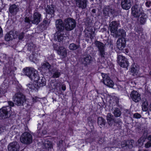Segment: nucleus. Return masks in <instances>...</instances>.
I'll use <instances>...</instances> for the list:
<instances>
[{
	"label": "nucleus",
	"instance_id": "9d476101",
	"mask_svg": "<svg viewBox=\"0 0 151 151\" xmlns=\"http://www.w3.org/2000/svg\"><path fill=\"white\" fill-rule=\"evenodd\" d=\"M126 40L125 37L119 38L117 41V47L119 50L124 51L126 46Z\"/></svg>",
	"mask_w": 151,
	"mask_h": 151
},
{
	"label": "nucleus",
	"instance_id": "e433bc0d",
	"mask_svg": "<svg viewBox=\"0 0 151 151\" xmlns=\"http://www.w3.org/2000/svg\"><path fill=\"white\" fill-rule=\"evenodd\" d=\"M85 23L87 28L91 27L92 23V21L90 18H87Z\"/></svg>",
	"mask_w": 151,
	"mask_h": 151
},
{
	"label": "nucleus",
	"instance_id": "37998d69",
	"mask_svg": "<svg viewBox=\"0 0 151 151\" xmlns=\"http://www.w3.org/2000/svg\"><path fill=\"white\" fill-rule=\"evenodd\" d=\"M145 141V139L142 137H141L138 139L137 142L140 145H142Z\"/></svg>",
	"mask_w": 151,
	"mask_h": 151
},
{
	"label": "nucleus",
	"instance_id": "aec40b11",
	"mask_svg": "<svg viewBox=\"0 0 151 151\" xmlns=\"http://www.w3.org/2000/svg\"><path fill=\"white\" fill-rule=\"evenodd\" d=\"M106 118L107 123L109 125L111 126L114 124L116 118L111 113H108L106 116Z\"/></svg>",
	"mask_w": 151,
	"mask_h": 151
},
{
	"label": "nucleus",
	"instance_id": "5fc2aeb1",
	"mask_svg": "<svg viewBox=\"0 0 151 151\" xmlns=\"http://www.w3.org/2000/svg\"><path fill=\"white\" fill-rule=\"evenodd\" d=\"M47 133L46 129H44L42 131L41 136H43L46 134Z\"/></svg>",
	"mask_w": 151,
	"mask_h": 151
},
{
	"label": "nucleus",
	"instance_id": "c03bdc74",
	"mask_svg": "<svg viewBox=\"0 0 151 151\" xmlns=\"http://www.w3.org/2000/svg\"><path fill=\"white\" fill-rule=\"evenodd\" d=\"M50 20L47 18L44 19L43 21V23L46 25L48 26L50 23Z\"/></svg>",
	"mask_w": 151,
	"mask_h": 151
},
{
	"label": "nucleus",
	"instance_id": "b1692460",
	"mask_svg": "<svg viewBox=\"0 0 151 151\" xmlns=\"http://www.w3.org/2000/svg\"><path fill=\"white\" fill-rule=\"evenodd\" d=\"M119 98L116 96H113L110 99V103L112 107L115 106H119Z\"/></svg>",
	"mask_w": 151,
	"mask_h": 151
},
{
	"label": "nucleus",
	"instance_id": "a211bd4d",
	"mask_svg": "<svg viewBox=\"0 0 151 151\" xmlns=\"http://www.w3.org/2000/svg\"><path fill=\"white\" fill-rule=\"evenodd\" d=\"M109 29L111 33H115L118 29V25L116 21H113L109 24Z\"/></svg>",
	"mask_w": 151,
	"mask_h": 151
},
{
	"label": "nucleus",
	"instance_id": "2eb2a0df",
	"mask_svg": "<svg viewBox=\"0 0 151 151\" xmlns=\"http://www.w3.org/2000/svg\"><path fill=\"white\" fill-rule=\"evenodd\" d=\"M131 10L133 16L135 17H138L139 16L141 13L143 12L141 11L140 8L138 7L137 5H134L132 6Z\"/></svg>",
	"mask_w": 151,
	"mask_h": 151
},
{
	"label": "nucleus",
	"instance_id": "dca6fc26",
	"mask_svg": "<svg viewBox=\"0 0 151 151\" xmlns=\"http://www.w3.org/2000/svg\"><path fill=\"white\" fill-rule=\"evenodd\" d=\"M55 25L57 31H63L65 28L64 24L60 19H57L55 21Z\"/></svg>",
	"mask_w": 151,
	"mask_h": 151
},
{
	"label": "nucleus",
	"instance_id": "6e6d98bb",
	"mask_svg": "<svg viewBox=\"0 0 151 151\" xmlns=\"http://www.w3.org/2000/svg\"><path fill=\"white\" fill-rule=\"evenodd\" d=\"M5 130V128L4 127H0V133L4 132Z\"/></svg>",
	"mask_w": 151,
	"mask_h": 151
},
{
	"label": "nucleus",
	"instance_id": "412c9836",
	"mask_svg": "<svg viewBox=\"0 0 151 151\" xmlns=\"http://www.w3.org/2000/svg\"><path fill=\"white\" fill-rule=\"evenodd\" d=\"M87 0H76V4H78L79 8L84 9L87 7Z\"/></svg>",
	"mask_w": 151,
	"mask_h": 151
},
{
	"label": "nucleus",
	"instance_id": "8fccbe9b",
	"mask_svg": "<svg viewBox=\"0 0 151 151\" xmlns=\"http://www.w3.org/2000/svg\"><path fill=\"white\" fill-rule=\"evenodd\" d=\"M141 116V115L137 113H134L133 115V117L137 119L140 118Z\"/></svg>",
	"mask_w": 151,
	"mask_h": 151
},
{
	"label": "nucleus",
	"instance_id": "20e7f679",
	"mask_svg": "<svg viewBox=\"0 0 151 151\" xmlns=\"http://www.w3.org/2000/svg\"><path fill=\"white\" fill-rule=\"evenodd\" d=\"M13 99L15 104L18 106H23L26 102L25 96L20 92L16 93L14 96Z\"/></svg>",
	"mask_w": 151,
	"mask_h": 151
},
{
	"label": "nucleus",
	"instance_id": "f8f14e48",
	"mask_svg": "<svg viewBox=\"0 0 151 151\" xmlns=\"http://www.w3.org/2000/svg\"><path fill=\"white\" fill-rule=\"evenodd\" d=\"M19 144L17 142H14L10 143L8 145V151H19Z\"/></svg>",
	"mask_w": 151,
	"mask_h": 151
},
{
	"label": "nucleus",
	"instance_id": "c85d7f7f",
	"mask_svg": "<svg viewBox=\"0 0 151 151\" xmlns=\"http://www.w3.org/2000/svg\"><path fill=\"white\" fill-rule=\"evenodd\" d=\"M116 35L118 37H124L126 36V33L122 29H119L116 32Z\"/></svg>",
	"mask_w": 151,
	"mask_h": 151
},
{
	"label": "nucleus",
	"instance_id": "9b49d317",
	"mask_svg": "<svg viewBox=\"0 0 151 151\" xmlns=\"http://www.w3.org/2000/svg\"><path fill=\"white\" fill-rule=\"evenodd\" d=\"M103 13L105 17L109 16V15L110 14H111L114 17L117 16L115 11L114 9L112 10V9H111L109 6H106L104 8Z\"/></svg>",
	"mask_w": 151,
	"mask_h": 151
},
{
	"label": "nucleus",
	"instance_id": "f3484780",
	"mask_svg": "<svg viewBox=\"0 0 151 151\" xmlns=\"http://www.w3.org/2000/svg\"><path fill=\"white\" fill-rule=\"evenodd\" d=\"M138 17H139V23L141 25L145 24L148 18L147 15L144 12H142Z\"/></svg>",
	"mask_w": 151,
	"mask_h": 151
},
{
	"label": "nucleus",
	"instance_id": "a18cd8bd",
	"mask_svg": "<svg viewBox=\"0 0 151 151\" xmlns=\"http://www.w3.org/2000/svg\"><path fill=\"white\" fill-rule=\"evenodd\" d=\"M136 32L139 34H140L142 32V27H137L136 28Z\"/></svg>",
	"mask_w": 151,
	"mask_h": 151
},
{
	"label": "nucleus",
	"instance_id": "6e6552de",
	"mask_svg": "<svg viewBox=\"0 0 151 151\" xmlns=\"http://www.w3.org/2000/svg\"><path fill=\"white\" fill-rule=\"evenodd\" d=\"M95 44L98 48V50L99 52V55L102 58H105L106 54L105 46L104 44L99 41L96 40L95 42Z\"/></svg>",
	"mask_w": 151,
	"mask_h": 151
},
{
	"label": "nucleus",
	"instance_id": "0e129e2a",
	"mask_svg": "<svg viewBox=\"0 0 151 151\" xmlns=\"http://www.w3.org/2000/svg\"><path fill=\"white\" fill-rule=\"evenodd\" d=\"M24 35V33H22V35H20L19 37V38L21 39H22Z\"/></svg>",
	"mask_w": 151,
	"mask_h": 151
},
{
	"label": "nucleus",
	"instance_id": "680f3d73",
	"mask_svg": "<svg viewBox=\"0 0 151 151\" xmlns=\"http://www.w3.org/2000/svg\"><path fill=\"white\" fill-rule=\"evenodd\" d=\"M62 89L63 91H65L66 89L65 86L64 85H63L62 87Z\"/></svg>",
	"mask_w": 151,
	"mask_h": 151
},
{
	"label": "nucleus",
	"instance_id": "3c124183",
	"mask_svg": "<svg viewBox=\"0 0 151 151\" xmlns=\"http://www.w3.org/2000/svg\"><path fill=\"white\" fill-rule=\"evenodd\" d=\"M145 147L146 148H148L151 147V142L148 141L145 144Z\"/></svg>",
	"mask_w": 151,
	"mask_h": 151
},
{
	"label": "nucleus",
	"instance_id": "f03ea898",
	"mask_svg": "<svg viewBox=\"0 0 151 151\" xmlns=\"http://www.w3.org/2000/svg\"><path fill=\"white\" fill-rule=\"evenodd\" d=\"M23 70L24 74L28 76L32 81L36 82L38 81L40 77L37 71L34 68L28 67L24 68Z\"/></svg>",
	"mask_w": 151,
	"mask_h": 151
},
{
	"label": "nucleus",
	"instance_id": "423d86ee",
	"mask_svg": "<svg viewBox=\"0 0 151 151\" xmlns=\"http://www.w3.org/2000/svg\"><path fill=\"white\" fill-rule=\"evenodd\" d=\"M21 142L25 144H29L32 142V137L31 134L27 132L23 133L20 138Z\"/></svg>",
	"mask_w": 151,
	"mask_h": 151
},
{
	"label": "nucleus",
	"instance_id": "ddd939ff",
	"mask_svg": "<svg viewBox=\"0 0 151 151\" xmlns=\"http://www.w3.org/2000/svg\"><path fill=\"white\" fill-rule=\"evenodd\" d=\"M42 20L41 15L38 12H35L33 14L31 22L34 24L37 25Z\"/></svg>",
	"mask_w": 151,
	"mask_h": 151
},
{
	"label": "nucleus",
	"instance_id": "de8ad7c7",
	"mask_svg": "<svg viewBox=\"0 0 151 151\" xmlns=\"http://www.w3.org/2000/svg\"><path fill=\"white\" fill-rule=\"evenodd\" d=\"M31 21V20H30V19L29 17H25L24 19V22L25 23L27 24V25L29 24Z\"/></svg>",
	"mask_w": 151,
	"mask_h": 151
},
{
	"label": "nucleus",
	"instance_id": "4d7b16f0",
	"mask_svg": "<svg viewBox=\"0 0 151 151\" xmlns=\"http://www.w3.org/2000/svg\"><path fill=\"white\" fill-rule=\"evenodd\" d=\"M32 102L33 103H35L37 101V97H35L34 98H33L32 99Z\"/></svg>",
	"mask_w": 151,
	"mask_h": 151
},
{
	"label": "nucleus",
	"instance_id": "69168bd1",
	"mask_svg": "<svg viewBox=\"0 0 151 151\" xmlns=\"http://www.w3.org/2000/svg\"><path fill=\"white\" fill-rule=\"evenodd\" d=\"M32 45H33L32 44H29L28 45V47H30V48H29V50H31L32 49V48H31V47H32Z\"/></svg>",
	"mask_w": 151,
	"mask_h": 151
},
{
	"label": "nucleus",
	"instance_id": "2f4dec72",
	"mask_svg": "<svg viewBox=\"0 0 151 151\" xmlns=\"http://www.w3.org/2000/svg\"><path fill=\"white\" fill-rule=\"evenodd\" d=\"M14 33L11 31L7 33L5 37V40L7 41H9L12 40L13 38H14Z\"/></svg>",
	"mask_w": 151,
	"mask_h": 151
},
{
	"label": "nucleus",
	"instance_id": "13d9d810",
	"mask_svg": "<svg viewBox=\"0 0 151 151\" xmlns=\"http://www.w3.org/2000/svg\"><path fill=\"white\" fill-rule=\"evenodd\" d=\"M3 35V31L2 28L0 27V37H1Z\"/></svg>",
	"mask_w": 151,
	"mask_h": 151
},
{
	"label": "nucleus",
	"instance_id": "5701e85b",
	"mask_svg": "<svg viewBox=\"0 0 151 151\" xmlns=\"http://www.w3.org/2000/svg\"><path fill=\"white\" fill-rule=\"evenodd\" d=\"M93 61L92 57L89 55H87L83 59V64L85 66L90 65Z\"/></svg>",
	"mask_w": 151,
	"mask_h": 151
},
{
	"label": "nucleus",
	"instance_id": "4c0bfd02",
	"mask_svg": "<svg viewBox=\"0 0 151 151\" xmlns=\"http://www.w3.org/2000/svg\"><path fill=\"white\" fill-rule=\"evenodd\" d=\"M46 12L47 14H53L54 13L53 7L52 6H47L46 8Z\"/></svg>",
	"mask_w": 151,
	"mask_h": 151
},
{
	"label": "nucleus",
	"instance_id": "393cba45",
	"mask_svg": "<svg viewBox=\"0 0 151 151\" xmlns=\"http://www.w3.org/2000/svg\"><path fill=\"white\" fill-rule=\"evenodd\" d=\"M58 54L62 58L65 57L67 55V51L66 49L62 47H60L58 50Z\"/></svg>",
	"mask_w": 151,
	"mask_h": 151
},
{
	"label": "nucleus",
	"instance_id": "ea45409f",
	"mask_svg": "<svg viewBox=\"0 0 151 151\" xmlns=\"http://www.w3.org/2000/svg\"><path fill=\"white\" fill-rule=\"evenodd\" d=\"M60 75V71L57 70L54 72L53 73L52 77L53 78H58Z\"/></svg>",
	"mask_w": 151,
	"mask_h": 151
},
{
	"label": "nucleus",
	"instance_id": "c756f323",
	"mask_svg": "<svg viewBox=\"0 0 151 151\" xmlns=\"http://www.w3.org/2000/svg\"><path fill=\"white\" fill-rule=\"evenodd\" d=\"M87 125L88 126L91 131H92L94 129V123L93 120L91 117H88L87 119Z\"/></svg>",
	"mask_w": 151,
	"mask_h": 151
},
{
	"label": "nucleus",
	"instance_id": "052dcab7",
	"mask_svg": "<svg viewBox=\"0 0 151 151\" xmlns=\"http://www.w3.org/2000/svg\"><path fill=\"white\" fill-rule=\"evenodd\" d=\"M27 86L29 87V88L30 89H33V86L31 84H28L27 85Z\"/></svg>",
	"mask_w": 151,
	"mask_h": 151
},
{
	"label": "nucleus",
	"instance_id": "4468645a",
	"mask_svg": "<svg viewBox=\"0 0 151 151\" xmlns=\"http://www.w3.org/2000/svg\"><path fill=\"white\" fill-rule=\"evenodd\" d=\"M130 96L132 100L135 102H139L140 100V95L135 90H133L131 92Z\"/></svg>",
	"mask_w": 151,
	"mask_h": 151
},
{
	"label": "nucleus",
	"instance_id": "1a4fd4ad",
	"mask_svg": "<svg viewBox=\"0 0 151 151\" xmlns=\"http://www.w3.org/2000/svg\"><path fill=\"white\" fill-rule=\"evenodd\" d=\"M101 75L104 83L110 87H112L114 86V83L109 76L107 74L103 73H102Z\"/></svg>",
	"mask_w": 151,
	"mask_h": 151
},
{
	"label": "nucleus",
	"instance_id": "473e14b6",
	"mask_svg": "<svg viewBox=\"0 0 151 151\" xmlns=\"http://www.w3.org/2000/svg\"><path fill=\"white\" fill-rule=\"evenodd\" d=\"M114 116L116 117H120L121 115V111L120 109L118 108H115L113 112Z\"/></svg>",
	"mask_w": 151,
	"mask_h": 151
},
{
	"label": "nucleus",
	"instance_id": "c9c22d12",
	"mask_svg": "<svg viewBox=\"0 0 151 151\" xmlns=\"http://www.w3.org/2000/svg\"><path fill=\"white\" fill-rule=\"evenodd\" d=\"M45 147L48 149L52 148V145L51 142L49 141H45L43 144Z\"/></svg>",
	"mask_w": 151,
	"mask_h": 151
},
{
	"label": "nucleus",
	"instance_id": "79ce46f5",
	"mask_svg": "<svg viewBox=\"0 0 151 151\" xmlns=\"http://www.w3.org/2000/svg\"><path fill=\"white\" fill-rule=\"evenodd\" d=\"M127 141L128 142L127 147L129 148L132 147L134 143V140L133 139H131Z\"/></svg>",
	"mask_w": 151,
	"mask_h": 151
},
{
	"label": "nucleus",
	"instance_id": "a878e982",
	"mask_svg": "<svg viewBox=\"0 0 151 151\" xmlns=\"http://www.w3.org/2000/svg\"><path fill=\"white\" fill-rule=\"evenodd\" d=\"M63 31H57L55 34L56 36H55V38L59 42L62 41L64 38L63 33Z\"/></svg>",
	"mask_w": 151,
	"mask_h": 151
},
{
	"label": "nucleus",
	"instance_id": "cd10ccee",
	"mask_svg": "<svg viewBox=\"0 0 151 151\" xmlns=\"http://www.w3.org/2000/svg\"><path fill=\"white\" fill-rule=\"evenodd\" d=\"M98 124L101 128L105 126L106 123L105 120L102 117H99L97 119Z\"/></svg>",
	"mask_w": 151,
	"mask_h": 151
},
{
	"label": "nucleus",
	"instance_id": "864d4df0",
	"mask_svg": "<svg viewBox=\"0 0 151 151\" xmlns=\"http://www.w3.org/2000/svg\"><path fill=\"white\" fill-rule=\"evenodd\" d=\"M145 5L147 7H149L151 6V1H148L145 3Z\"/></svg>",
	"mask_w": 151,
	"mask_h": 151
},
{
	"label": "nucleus",
	"instance_id": "f704fd0d",
	"mask_svg": "<svg viewBox=\"0 0 151 151\" xmlns=\"http://www.w3.org/2000/svg\"><path fill=\"white\" fill-rule=\"evenodd\" d=\"M148 102L147 101H144L142 103V109L144 111H147L148 110Z\"/></svg>",
	"mask_w": 151,
	"mask_h": 151
},
{
	"label": "nucleus",
	"instance_id": "7c9ffc66",
	"mask_svg": "<svg viewBox=\"0 0 151 151\" xmlns=\"http://www.w3.org/2000/svg\"><path fill=\"white\" fill-rule=\"evenodd\" d=\"M130 70L132 75L134 76L137 75V68L134 63L132 65Z\"/></svg>",
	"mask_w": 151,
	"mask_h": 151
},
{
	"label": "nucleus",
	"instance_id": "6ab92c4d",
	"mask_svg": "<svg viewBox=\"0 0 151 151\" xmlns=\"http://www.w3.org/2000/svg\"><path fill=\"white\" fill-rule=\"evenodd\" d=\"M121 6L123 9L128 10L131 6L130 0H122Z\"/></svg>",
	"mask_w": 151,
	"mask_h": 151
},
{
	"label": "nucleus",
	"instance_id": "0eeeda50",
	"mask_svg": "<svg viewBox=\"0 0 151 151\" xmlns=\"http://www.w3.org/2000/svg\"><path fill=\"white\" fill-rule=\"evenodd\" d=\"M117 62L119 65L123 68H127L129 65V63L127 58L121 55H118Z\"/></svg>",
	"mask_w": 151,
	"mask_h": 151
},
{
	"label": "nucleus",
	"instance_id": "f257e3e1",
	"mask_svg": "<svg viewBox=\"0 0 151 151\" xmlns=\"http://www.w3.org/2000/svg\"><path fill=\"white\" fill-rule=\"evenodd\" d=\"M106 145L105 138L100 137L98 142L93 141L91 142L89 151H104L106 147Z\"/></svg>",
	"mask_w": 151,
	"mask_h": 151
},
{
	"label": "nucleus",
	"instance_id": "4be33fe9",
	"mask_svg": "<svg viewBox=\"0 0 151 151\" xmlns=\"http://www.w3.org/2000/svg\"><path fill=\"white\" fill-rule=\"evenodd\" d=\"M19 10L18 6L15 4L10 5L9 8V12L14 15L16 14Z\"/></svg>",
	"mask_w": 151,
	"mask_h": 151
},
{
	"label": "nucleus",
	"instance_id": "603ef678",
	"mask_svg": "<svg viewBox=\"0 0 151 151\" xmlns=\"http://www.w3.org/2000/svg\"><path fill=\"white\" fill-rule=\"evenodd\" d=\"M6 92V90L5 89H4L3 90V88H1L0 89V97L1 96Z\"/></svg>",
	"mask_w": 151,
	"mask_h": 151
},
{
	"label": "nucleus",
	"instance_id": "72a5a7b5",
	"mask_svg": "<svg viewBox=\"0 0 151 151\" xmlns=\"http://www.w3.org/2000/svg\"><path fill=\"white\" fill-rule=\"evenodd\" d=\"M51 67V65L47 62H45L41 64V68L42 69L49 70Z\"/></svg>",
	"mask_w": 151,
	"mask_h": 151
},
{
	"label": "nucleus",
	"instance_id": "bb28decb",
	"mask_svg": "<svg viewBox=\"0 0 151 151\" xmlns=\"http://www.w3.org/2000/svg\"><path fill=\"white\" fill-rule=\"evenodd\" d=\"M122 122L121 119L120 118H116L115 122L113 125L116 127L118 129H122Z\"/></svg>",
	"mask_w": 151,
	"mask_h": 151
},
{
	"label": "nucleus",
	"instance_id": "7ed1b4c3",
	"mask_svg": "<svg viewBox=\"0 0 151 151\" xmlns=\"http://www.w3.org/2000/svg\"><path fill=\"white\" fill-rule=\"evenodd\" d=\"M8 103L9 106H4L0 110L1 116L4 119L10 116L12 112L11 106H13L14 105V103L12 101H8Z\"/></svg>",
	"mask_w": 151,
	"mask_h": 151
},
{
	"label": "nucleus",
	"instance_id": "774afa93",
	"mask_svg": "<svg viewBox=\"0 0 151 151\" xmlns=\"http://www.w3.org/2000/svg\"><path fill=\"white\" fill-rule=\"evenodd\" d=\"M138 151H148V150H143V151H142L140 150H139Z\"/></svg>",
	"mask_w": 151,
	"mask_h": 151
},
{
	"label": "nucleus",
	"instance_id": "e2e57ef3",
	"mask_svg": "<svg viewBox=\"0 0 151 151\" xmlns=\"http://www.w3.org/2000/svg\"><path fill=\"white\" fill-rule=\"evenodd\" d=\"M96 9H92V11H91V12H92V13L93 14H94L96 13Z\"/></svg>",
	"mask_w": 151,
	"mask_h": 151
},
{
	"label": "nucleus",
	"instance_id": "58836bf2",
	"mask_svg": "<svg viewBox=\"0 0 151 151\" xmlns=\"http://www.w3.org/2000/svg\"><path fill=\"white\" fill-rule=\"evenodd\" d=\"M37 82L39 84L40 86H43L46 85V82L44 78H42L41 79H39Z\"/></svg>",
	"mask_w": 151,
	"mask_h": 151
},
{
	"label": "nucleus",
	"instance_id": "bf43d9fd",
	"mask_svg": "<svg viewBox=\"0 0 151 151\" xmlns=\"http://www.w3.org/2000/svg\"><path fill=\"white\" fill-rule=\"evenodd\" d=\"M149 141L151 142V134L149 135L147 138Z\"/></svg>",
	"mask_w": 151,
	"mask_h": 151
},
{
	"label": "nucleus",
	"instance_id": "09e8293b",
	"mask_svg": "<svg viewBox=\"0 0 151 151\" xmlns=\"http://www.w3.org/2000/svg\"><path fill=\"white\" fill-rule=\"evenodd\" d=\"M69 47L70 50H75L76 49V45L73 43L71 44L70 45Z\"/></svg>",
	"mask_w": 151,
	"mask_h": 151
},
{
	"label": "nucleus",
	"instance_id": "a19ab883",
	"mask_svg": "<svg viewBox=\"0 0 151 151\" xmlns=\"http://www.w3.org/2000/svg\"><path fill=\"white\" fill-rule=\"evenodd\" d=\"M128 141L127 140H124L123 141H122L120 145V148H124L125 147H127L128 145Z\"/></svg>",
	"mask_w": 151,
	"mask_h": 151
},
{
	"label": "nucleus",
	"instance_id": "39448f33",
	"mask_svg": "<svg viewBox=\"0 0 151 151\" xmlns=\"http://www.w3.org/2000/svg\"><path fill=\"white\" fill-rule=\"evenodd\" d=\"M64 25L65 28L66 30L70 31L76 26L75 20L70 18H67L64 20Z\"/></svg>",
	"mask_w": 151,
	"mask_h": 151
},
{
	"label": "nucleus",
	"instance_id": "49530a36",
	"mask_svg": "<svg viewBox=\"0 0 151 151\" xmlns=\"http://www.w3.org/2000/svg\"><path fill=\"white\" fill-rule=\"evenodd\" d=\"M148 136V132L147 131H145L142 137L146 140Z\"/></svg>",
	"mask_w": 151,
	"mask_h": 151
},
{
	"label": "nucleus",
	"instance_id": "338daca9",
	"mask_svg": "<svg viewBox=\"0 0 151 151\" xmlns=\"http://www.w3.org/2000/svg\"><path fill=\"white\" fill-rule=\"evenodd\" d=\"M125 52L127 53H128L129 51L127 49H125Z\"/></svg>",
	"mask_w": 151,
	"mask_h": 151
}]
</instances>
